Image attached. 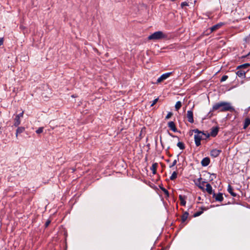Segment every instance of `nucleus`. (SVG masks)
Wrapping results in <instances>:
<instances>
[{
  "label": "nucleus",
  "mask_w": 250,
  "mask_h": 250,
  "mask_svg": "<svg viewBox=\"0 0 250 250\" xmlns=\"http://www.w3.org/2000/svg\"><path fill=\"white\" fill-rule=\"evenodd\" d=\"M249 66H250V63H244V64L238 65L236 69H242V68H247L248 67H249Z\"/></svg>",
  "instance_id": "nucleus-21"
},
{
  "label": "nucleus",
  "mask_w": 250,
  "mask_h": 250,
  "mask_svg": "<svg viewBox=\"0 0 250 250\" xmlns=\"http://www.w3.org/2000/svg\"><path fill=\"white\" fill-rule=\"evenodd\" d=\"M201 179H202V178H200L198 179V181H200V180H201Z\"/></svg>",
  "instance_id": "nucleus-43"
},
{
  "label": "nucleus",
  "mask_w": 250,
  "mask_h": 250,
  "mask_svg": "<svg viewBox=\"0 0 250 250\" xmlns=\"http://www.w3.org/2000/svg\"><path fill=\"white\" fill-rule=\"evenodd\" d=\"M21 124V120L20 118H19V117H15V118L14 119V123L13 124V126L15 127H18L19 125Z\"/></svg>",
  "instance_id": "nucleus-20"
},
{
  "label": "nucleus",
  "mask_w": 250,
  "mask_h": 250,
  "mask_svg": "<svg viewBox=\"0 0 250 250\" xmlns=\"http://www.w3.org/2000/svg\"><path fill=\"white\" fill-rule=\"evenodd\" d=\"M206 191L209 194H212L213 192L212 191V188L211 186L208 183L206 184Z\"/></svg>",
  "instance_id": "nucleus-16"
},
{
  "label": "nucleus",
  "mask_w": 250,
  "mask_h": 250,
  "mask_svg": "<svg viewBox=\"0 0 250 250\" xmlns=\"http://www.w3.org/2000/svg\"><path fill=\"white\" fill-rule=\"evenodd\" d=\"M24 131V127L18 126L16 132V136L17 137L19 134L23 132Z\"/></svg>",
  "instance_id": "nucleus-14"
},
{
  "label": "nucleus",
  "mask_w": 250,
  "mask_h": 250,
  "mask_svg": "<svg viewBox=\"0 0 250 250\" xmlns=\"http://www.w3.org/2000/svg\"><path fill=\"white\" fill-rule=\"evenodd\" d=\"M23 113H24V111H22V112H21V113L19 114H17L16 115V117H19V118H21V117H23Z\"/></svg>",
  "instance_id": "nucleus-36"
},
{
  "label": "nucleus",
  "mask_w": 250,
  "mask_h": 250,
  "mask_svg": "<svg viewBox=\"0 0 250 250\" xmlns=\"http://www.w3.org/2000/svg\"><path fill=\"white\" fill-rule=\"evenodd\" d=\"M157 167L158 164L157 163H155L152 164L151 167H150V169L153 174H155L156 173Z\"/></svg>",
  "instance_id": "nucleus-18"
},
{
  "label": "nucleus",
  "mask_w": 250,
  "mask_h": 250,
  "mask_svg": "<svg viewBox=\"0 0 250 250\" xmlns=\"http://www.w3.org/2000/svg\"><path fill=\"white\" fill-rule=\"evenodd\" d=\"M50 223H51V221H50V220H49V219H48V220H47L46 221L45 223V225H44L45 227V228H47V227L49 225V224H50Z\"/></svg>",
  "instance_id": "nucleus-35"
},
{
  "label": "nucleus",
  "mask_w": 250,
  "mask_h": 250,
  "mask_svg": "<svg viewBox=\"0 0 250 250\" xmlns=\"http://www.w3.org/2000/svg\"><path fill=\"white\" fill-rule=\"evenodd\" d=\"M168 127L170 128V129L174 132L177 131V129L176 127L175 124L173 121L169 122L167 124Z\"/></svg>",
  "instance_id": "nucleus-9"
},
{
  "label": "nucleus",
  "mask_w": 250,
  "mask_h": 250,
  "mask_svg": "<svg viewBox=\"0 0 250 250\" xmlns=\"http://www.w3.org/2000/svg\"><path fill=\"white\" fill-rule=\"evenodd\" d=\"M2 132V131H1V127H0V134Z\"/></svg>",
  "instance_id": "nucleus-41"
},
{
  "label": "nucleus",
  "mask_w": 250,
  "mask_h": 250,
  "mask_svg": "<svg viewBox=\"0 0 250 250\" xmlns=\"http://www.w3.org/2000/svg\"><path fill=\"white\" fill-rule=\"evenodd\" d=\"M187 197L185 195H179V199L180 201V205L183 206H185L186 204V199Z\"/></svg>",
  "instance_id": "nucleus-12"
},
{
  "label": "nucleus",
  "mask_w": 250,
  "mask_h": 250,
  "mask_svg": "<svg viewBox=\"0 0 250 250\" xmlns=\"http://www.w3.org/2000/svg\"><path fill=\"white\" fill-rule=\"evenodd\" d=\"M177 146L180 149H182V150H183L185 148V144L183 143V142H179L177 144Z\"/></svg>",
  "instance_id": "nucleus-23"
},
{
  "label": "nucleus",
  "mask_w": 250,
  "mask_h": 250,
  "mask_svg": "<svg viewBox=\"0 0 250 250\" xmlns=\"http://www.w3.org/2000/svg\"><path fill=\"white\" fill-rule=\"evenodd\" d=\"M219 128L218 126L213 127L211 129V131L210 132L209 135L211 137H215L218 134L219 131Z\"/></svg>",
  "instance_id": "nucleus-7"
},
{
  "label": "nucleus",
  "mask_w": 250,
  "mask_h": 250,
  "mask_svg": "<svg viewBox=\"0 0 250 250\" xmlns=\"http://www.w3.org/2000/svg\"><path fill=\"white\" fill-rule=\"evenodd\" d=\"M179 154L177 155V159H175L173 161V162H172L171 165H170L169 166L170 168L173 167L174 166H175L176 165L177 161L179 160Z\"/></svg>",
  "instance_id": "nucleus-26"
},
{
  "label": "nucleus",
  "mask_w": 250,
  "mask_h": 250,
  "mask_svg": "<svg viewBox=\"0 0 250 250\" xmlns=\"http://www.w3.org/2000/svg\"><path fill=\"white\" fill-rule=\"evenodd\" d=\"M177 177V172L176 171H174L172 173L170 177V179L171 180H174Z\"/></svg>",
  "instance_id": "nucleus-24"
},
{
  "label": "nucleus",
  "mask_w": 250,
  "mask_h": 250,
  "mask_svg": "<svg viewBox=\"0 0 250 250\" xmlns=\"http://www.w3.org/2000/svg\"><path fill=\"white\" fill-rule=\"evenodd\" d=\"M165 250V249H162V250Z\"/></svg>",
  "instance_id": "nucleus-46"
},
{
  "label": "nucleus",
  "mask_w": 250,
  "mask_h": 250,
  "mask_svg": "<svg viewBox=\"0 0 250 250\" xmlns=\"http://www.w3.org/2000/svg\"><path fill=\"white\" fill-rule=\"evenodd\" d=\"M212 197L215 198L216 201L222 202L224 200L223 194L220 192L218 194H216L214 192H213L212 194Z\"/></svg>",
  "instance_id": "nucleus-5"
},
{
  "label": "nucleus",
  "mask_w": 250,
  "mask_h": 250,
  "mask_svg": "<svg viewBox=\"0 0 250 250\" xmlns=\"http://www.w3.org/2000/svg\"><path fill=\"white\" fill-rule=\"evenodd\" d=\"M147 38L149 40H159L166 39L167 38V36L162 31H158L149 35Z\"/></svg>",
  "instance_id": "nucleus-2"
},
{
  "label": "nucleus",
  "mask_w": 250,
  "mask_h": 250,
  "mask_svg": "<svg viewBox=\"0 0 250 250\" xmlns=\"http://www.w3.org/2000/svg\"><path fill=\"white\" fill-rule=\"evenodd\" d=\"M187 117L188 118V121L189 123H193L194 122L193 114L192 110H188L187 111Z\"/></svg>",
  "instance_id": "nucleus-8"
},
{
  "label": "nucleus",
  "mask_w": 250,
  "mask_h": 250,
  "mask_svg": "<svg viewBox=\"0 0 250 250\" xmlns=\"http://www.w3.org/2000/svg\"><path fill=\"white\" fill-rule=\"evenodd\" d=\"M172 115H173V114L172 112H169L168 113V114H167V115L166 116L165 119L167 120V119H169L172 116Z\"/></svg>",
  "instance_id": "nucleus-33"
},
{
  "label": "nucleus",
  "mask_w": 250,
  "mask_h": 250,
  "mask_svg": "<svg viewBox=\"0 0 250 250\" xmlns=\"http://www.w3.org/2000/svg\"><path fill=\"white\" fill-rule=\"evenodd\" d=\"M185 6H188V3L187 2L184 1V2H182L181 3V7L182 8H183Z\"/></svg>",
  "instance_id": "nucleus-32"
},
{
  "label": "nucleus",
  "mask_w": 250,
  "mask_h": 250,
  "mask_svg": "<svg viewBox=\"0 0 250 250\" xmlns=\"http://www.w3.org/2000/svg\"><path fill=\"white\" fill-rule=\"evenodd\" d=\"M228 78V76L227 75H224L222 76L220 80L221 82H223L227 80V79Z\"/></svg>",
  "instance_id": "nucleus-31"
},
{
  "label": "nucleus",
  "mask_w": 250,
  "mask_h": 250,
  "mask_svg": "<svg viewBox=\"0 0 250 250\" xmlns=\"http://www.w3.org/2000/svg\"><path fill=\"white\" fill-rule=\"evenodd\" d=\"M210 159L208 157L204 158L201 161V165L203 167L208 166L210 163Z\"/></svg>",
  "instance_id": "nucleus-10"
},
{
  "label": "nucleus",
  "mask_w": 250,
  "mask_h": 250,
  "mask_svg": "<svg viewBox=\"0 0 250 250\" xmlns=\"http://www.w3.org/2000/svg\"><path fill=\"white\" fill-rule=\"evenodd\" d=\"M223 25H224V23L220 22L212 26L210 28V32H212L214 31H216V30L220 28Z\"/></svg>",
  "instance_id": "nucleus-11"
},
{
  "label": "nucleus",
  "mask_w": 250,
  "mask_h": 250,
  "mask_svg": "<svg viewBox=\"0 0 250 250\" xmlns=\"http://www.w3.org/2000/svg\"><path fill=\"white\" fill-rule=\"evenodd\" d=\"M249 56H250V51L246 55L242 56V58H246V57H248Z\"/></svg>",
  "instance_id": "nucleus-38"
},
{
  "label": "nucleus",
  "mask_w": 250,
  "mask_h": 250,
  "mask_svg": "<svg viewBox=\"0 0 250 250\" xmlns=\"http://www.w3.org/2000/svg\"><path fill=\"white\" fill-rule=\"evenodd\" d=\"M3 42H4V38H0V46L3 44Z\"/></svg>",
  "instance_id": "nucleus-37"
},
{
  "label": "nucleus",
  "mask_w": 250,
  "mask_h": 250,
  "mask_svg": "<svg viewBox=\"0 0 250 250\" xmlns=\"http://www.w3.org/2000/svg\"><path fill=\"white\" fill-rule=\"evenodd\" d=\"M160 188L164 192V193L167 195V197L169 196V192L165 188L161 186H160Z\"/></svg>",
  "instance_id": "nucleus-27"
},
{
  "label": "nucleus",
  "mask_w": 250,
  "mask_h": 250,
  "mask_svg": "<svg viewBox=\"0 0 250 250\" xmlns=\"http://www.w3.org/2000/svg\"><path fill=\"white\" fill-rule=\"evenodd\" d=\"M212 175L213 176H215V177H216V174H215L213 173V174H212Z\"/></svg>",
  "instance_id": "nucleus-42"
},
{
  "label": "nucleus",
  "mask_w": 250,
  "mask_h": 250,
  "mask_svg": "<svg viewBox=\"0 0 250 250\" xmlns=\"http://www.w3.org/2000/svg\"><path fill=\"white\" fill-rule=\"evenodd\" d=\"M192 131L195 133L194 136L195 144L197 146H199L201 145V140H203L202 131L198 129H193Z\"/></svg>",
  "instance_id": "nucleus-3"
},
{
  "label": "nucleus",
  "mask_w": 250,
  "mask_h": 250,
  "mask_svg": "<svg viewBox=\"0 0 250 250\" xmlns=\"http://www.w3.org/2000/svg\"><path fill=\"white\" fill-rule=\"evenodd\" d=\"M233 189L232 187L230 185H229L228 187V191L230 193V194L233 196V197H236L237 194L233 192Z\"/></svg>",
  "instance_id": "nucleus-15"
},
{
  "label": "nucleus",
  "mask_w": 250,
  "mask_h": 250,
  "mask_svg": "<svg viewBox=\"0 0 250 250\" xmlns=\"http://www.w3.org/2000/svg\"><path fill=\"white\" fill-rule=\"evenodd\" d=\"M206 183V182H205V181L202 182L201 183H199V185H198V187H199L200 189H202L203 190H204V184H205V183Z\"/></svg>",
  "instance_id": "nucleus-29"
},
{
  "label": "nucleus",
  "mask_w": 250,
  "mask_h": 250,
  "mask_svg": "<svg viewBox=\"0 0 250 250\" xmlns=\"http://www.w3.org/2000/svg\"><path fill=\"white\" fill-rule=\"evenodd\" d=\"M237 71L236 72V75L241 78H245L246 75V71L242 70L241 69H237Z\"/></svg>",
  "instance_id": "nucleus-13"
},
{
  "label": "nucleus",
  "mask_w": 250,
  "mask_h": 250,
  "mask_svg": "<svg viewBox=\"0 0 250 250\" xmlns=\"http://www.w3.org/2000/svg\"><path fill=\"white\" fill-rule=\"evenodd\" d=\"M182 106V103L180 101L176 102L175 107L176 110H178Z\"/></svg>",
  "instance_id": "nucleus-25"
},
{
  "label": "nucleus",
  "mask_w": 250,
  "mask_h": 250,
  "mask_svg": "<svg viewBox=\"0 0 250 250\" xmlns=\"http://www.w3.org/2000/svg\"><path fill=\"white\" fill-rule=\"evenodd\" d=\"M168 134H169V135L170 136H171L172 137H177V136H175V135H173L172 134H171V133H169V132H168Z\"/></svg>",
  "instance_id": "nucleus-39"
},
{
  "label": "nucleus",
  "mask_w": 250,
  "mask_h": 250,
  "mask_svg": "<svg viewBox=\"0 0 250 250\" xmlns=\"http://www.w3.org/2000/svg\"><path fill=\"white\" fill-rule=\"evenodd\" d=\"M202 135L203 136V140H206L210 136L209 133H206L203 131H202Z\"/></svg>",
  "instance_id": "nucleus-28"
},
{
  "label": "nucleus",
  "mask_w": 250,
  "mask_h": 250,
  "mask_svg": "<svg viewBox=\"0 0 250 250\" xmlns=\"http://www.w3.org/2000/svg\"><path fill=\"white\" fill-rule=\"evenodd\" d=\"M172 72H167L162 74L157 80V83H160L169 77Z\"/></svg>",
  "instance_id": "nucleus-4"
},
{
  "label": "nucleus",
  "mask_w": 250,
  "mask_h": 250,
  "mask_svg": "<svg viewBox=\"0 0 250 250\" xmlns=\"http://www.w3.org/2000/svg\"><path fill=\"white\" fill-rule=\"evenodd\" d=\"M201 209H202V210L198 211L195 212L193 214V217H198V216H200V215H201L203 213V210H206L205 208H202Z\"/></svg>",
  "instance_id": "nucleus-22"
},
{
  "label": "nucleus",
  "mask_w": 250,
  "mask_h": 250,
  "mask_svg": "<svg viewBox=\"0 0 250 250\" xmlns=\"http://www.w3.org/2000/svg\"><path fill=\"white\" fill-rule=\"evenodd\" d=\"M188 211L184 212L181 217L182 222L184 223L186 221L188 216Z\"/></svg>",
  "instance_id": "nucleus-19"
},
{
  "label": "nucleus",
  "mask_w": 250,
  "mask_h": 250,
  "mask_svg": "<svg viewBox=\"0 0 250 250\" xmlns=\"http://www.w3.org/2000/svg\"><path fill=\"white\" fill-rule=\"evenodd\" d=\"M249 19L250 20V15L249 16Z\"/></svg>",
  "instance_id": "nucleus-45"
},
{
  "label": "nucleus",
  "mask_w": 250,
  "mask_h": 250,
  "mask_svg": "<svg viewBox=\"0 0 250 250\" xmlns=\"http://www.w3.org/2000/svg\"><path fill=\"white\" fill-rule=\"evenodd\" d=\"M250 125V118H246L244 122L243 129H246Z\"/></svg>",
  "instance_id": "nucleus-17"
},
{
  "label": "nucleus",
  "mask_w": 250,
  "mask_h": 250,
  "mask_svg": "<svg viewBox=\"0 0 250 250\" xmlns=\"http://www.w3.org/2000/svg\"><path fill=\"white\" fill-rule=\"evenodd\" d=\"M71 97H73V98L75 97L74 95H72Z\"/></svg>",
  "instance_id": "nucleus-44"
},
{
  "label": "nucleus",
  "mask_w": 250,
  "mask_h": 250,
  "mask_svg": "<svg viewBox=\"0 0 250 250\" xmlns=\"http://www.w3.org/2000/svg\"><path fill=\"white\" fill-rule=\"evenodd\" d=\"M160 142H161V144L162 145V137H161V136L160 137Z\"/></svg>",
  "instance_id": "nucleus-40"
},
{
  "label": "nucleus",
  "mask_w": 250,
  "mask_h": 250,
  "mask_svg": "<svg viewBox=\"0 0 250 250\" xmlns=\"http://www.w3.org/2000/svg\"><path fill=\"white\" fill-rule=\"evenodd\" d=\"M222 152V150L217 149H213L210 152V155L213 158L218 157Z\"/></svg>",
  "instance_id": "nucleus-6"
},
{
  "label": "nucleus",
  "mask_w": 250,
  "mask_h": 250,
  "mask_svg": "<svg viewBox=\"0 0 250 250\" xmlns=\"http://www.w3.org/2000/svg\"><path fill=\"white\" fill-rule=\"evenodd\" d=\"M158 100H159V98H156V99H154V100L152 101V104H151L150 106H153L154 104H156V103L158 102Z\"/></svg>",
  "instance_id": "nucleus-34"
},
{
  "label": "nucleus",
  "mask_w": 250,
  "mask_h": 250,
  "mask_svg": "<svg viewBox=\"0 0 250 250\" xmlns=\"http://www.w3.org/2000/svg\"><path fill=\"white\" fill-rule=\"evenodd\" d=\"M216 110H219V111L220 112H225L228 111L233 112L234 111L235 109L231 105L230 103L229 102H220L217 103L213 105L212 110L208 112L207 116L205 117L204 119H205L211 118L213 115L211 112Z\"/></svg>",
  "instance_id": "nucleus-1"
},
{
  "label": "nucleus",
  "mask_w": 250,
  "mask_h": 250,
  "mask_svg": "<svg viewBox=\"0 0 250 250\" xmlns=\"http://www.w3.org/2000/svg\"><path fill=\"white\" fill-rule=\"evenodd\" d=\"M43 127H40L37 130H36V132L37 134H40L43 132Z\"/></svg>",
  "instance_id": "nucleus-30"
}]
</instances>
